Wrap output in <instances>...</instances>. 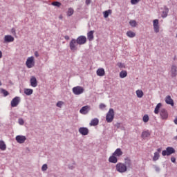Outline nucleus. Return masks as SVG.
Returning <instances> with one entry per match:
<instances>
[{"label": "nucleus", "mask_w": 177, "mask_h": 177, "mask_svg": "<svg viewBox=\"0 0 177 177\" xmlns=\"http://www.w3.org/2000/svg\"><path fill=\"white\" fill-rule=\"evenodd\" d=\"M131 165H132V162L131 161V160L127 159L125 160V164L119 162L115 166L116 171H118V172H120V174H124L127 172V171H128L127 167H130Z\"/></svg>", "instance_id": "f257e3e1"}, {"label": "nucleus", "mask_w": 177, "mask_h": 177, "mask_svg": "<svg viewBox=\"0 0 177 177\" xmlns=\"http://www.w3.org/2000/svg\"><path fill=\"white\" fill-rule=\"evenodd\" d=\"M114 120V109H110L106 115L107 122H113Z\"/></svg>", "instance_id": "f03ea898"}, {"label": "nucleus", "mask_w": 177, "mask_h": 177, "mask_svg": "<svg viewBox=\"0 0 177 177\" xmlns=\"http://www.w3.org/2000/svg\"><path fill=\"white\" fill-rule=\"evenodd\" d=\"M72 91L74 95H82V93L84 92L85 89H84V87L81 86H77L73 87Z\"/></svg>", "instance_id": "7ed1b4c3"}, {"label": "nucleus", "mask_w": 177, "mask_h": 177, "mask_svg": "<svg viewBox=\"0 0 177 177\" xmlns=\"http://www.w3.org/2000/svg\"><path fill=\"white\" fill-rule=\"evenodd\" d=\"M26 67L28 68H32L34 66H35V61H34V57H28L26 62Z\"/></svg>", "instance_id": "20e7f679"}, {"label": "nucleus", "mask_w": 177, "mask_h": 177, "mask_svg": "<svg viewBox=\"0 0 177 177\" xmlns=\"http://www.w3.org/2000/svg\"><path fill=\"white\" fill-rule=\"evenodd\" d=\"M174 153H175V149L168 147L166 148V150L162 151V156H171V154H174Z\"/></svg>", "instance_id": "39448f33"}, {"label": "nucleus", "mask_w": 177, "mask_h": 177, "mask_svg": "<svg viewBox=\"0 0 177 177\" xmlns=\"http://www.w3.org/2000/svg\"><path fill=\"white\" fill-rule=\"evenodd\" d=\"M78 45V43L77 41V39H72L71 41L69 43V48L71 50H77V46Z\"/></svg>", "instance_id": "423d86ee"}, {"label": "nucleus", "mask_w": 177, "mask_h": 177, "mask_svg": "<svg viewBox=\"0 0 177 177\" xmlns=\"http://www.w3.org/2000/svg\"><path fill=\"white\" fill-rule=\"evenodd\" d=\"M76 41H77L78 45H84L86 44V37L80 36L77 38Z\"/></svg>", "instance_id": "0eeeda50"}, {"label": "nucleus", "mask_w": 177, "mask_h": 177, "mask_svg": "<svg viewBox=\"0 0 177 177\" xmlns=\"http://www.w3.org/2000/svg\"><path fill=\"white\" fill-rule=\"evenodd\" d=\"M20 103V97H15L11 101V107H17Z\"/></svg>", "instance_id": "6e6552de"}, {"label": "nucleus", "mask_w": 177, "mask_h": 177, "mask_svg": "<svg viewBox=\"0 0 177 177\" xmlns=\"http://www.w3.org/2000/svg\"><path fill=\"white\" fill-rule=\"evenodd\" d=\"M153 30L155 32H160V25L158 19H155L153 21Z\"/></svg>", "instance_id": "1a4fd4ad"}, {"label": "nucleus", "mask_w": 177, "mask_h": 177, "mask_svg": "<svg viewBox=\"0 0 177 177\" xmlns=\"http://www.w3.org/2000/svg\"><path fill=\"white\" fill-rule=\"evenodd\" d=\"M15 140L17 142V143L23 144L26 140H27V138L24 136H17L15 138Z\"/></svg>", "instance_id": "9d476101"}, {"label": "nucleus", "mask_w": 177, "mask_h": 177, "mask_svg": "<svg viewBox=\"0 0 177 177\" xmlns=\"http://www.w3.org/2000/svg\"><path fill=\"white\" fill-rule=\"evenodd\" d=\"M79 132L81 133V135L86 136L88 133H89V130L86 127H80L79 129Z\"/></svg>", "instance_id": "9b49d317"}, {"label": "nucleus", "mask_w": 177, "mask_h": 177, "mask_svg": "<svg viewBox=\"0 0 177 177\" xmlns=\"http://www.w3.org/2000/svg\"><path fill=\"white\" fill-rule=\"evenodd\" d=\"M160 117L162 120H167L168 118V112L165 109H161Z\"/></svg>", "instance_id": "f8f14e48"}, {"label": "nucleus", "mask_w": 177, "mask_h": 177, "mask_svg": "<svg viewBox=\"0 0 177 177\" xmlns=\"http://www.w3.org/2000/svg\"><path fill=\"white\" fill-rule=\"evenodd\" d=\"M97 75H98V77H104V75H106V71H104V68H98L97 70Z\"/></svg>", "instance_id": "ddd939ff"}, {"label": "nucleus", "mask_w": 177, "mask_h": 177, "mask_svg": "<svg viewBox=\"0 0 177 177\" xmlns=\"http://www.w3.org/2000/svg\"><path fill=\"white\" fill-rule=\"evenodd\" d=\"M15 41V37H13L12 35H8L4 37V42H13Z\"/></svg>", "instance_id": "4468645a"}, {"label": "nucleus", "mask_w": 177, "mask_h": 177, "mask_svg": "<svg viewBox=\"0 0 177 177\" xmlns=\"http://www.w3.org/2000/svg\"><path fill=\"white\" fill-rule=\"evenodd\" d=\"M93 34H95V30H91L87 33V39H88V41H93L95 38Z\"/></svg>", "instance_id": "2eb2a0df"}, {"label": "nucleus", "mask_w": 177, "mask_h": 177, "mask_svg": "<svg viewBox=\"0 0 177 177\" xmlns=\"http://www.w3.org/2000/svg\"><path fill=\"white\" fill-rule=\"evenodd\" d=\"M165 102L167 104H170V106H174V100L170 97V95H167L165 98Z\"/></svg>", "instance_id": "dca6fc26"}, {"label": "nucleus", "mask_w": 177, "mask_h": 177, "mask_svg": "<svg viewBox=\"0 0 177 177\" xmlns=\"http://www.w3.org/2000/svg\"><path fill=\"white\" fill-rule=\"evenodd\" d=\"M90 106H83L80 111V113L81 114H88V112L89 111Z\"/></svg>", "instance_id": "f3484780"}, {"label": "nucleus", "mask_w": 177, "mask_h": 177, "mask_svg": "<svg viewBox=\"0 0 177 177\" xmlns=\"http://www.w3.org/2000/svg\"><path fill=\"white\" fill-rule=\"evenodd\" d=\"M109 162H112L113 164H117L118 159H117V156L115 155H112L109 158Z\"/></svg>", "instance_id": "a211bd4d"}, {"label": "nucleus", "mask_w": 177, "mask_h": 177, "mask_svg": "<svg viewBox=\"0 0 177 177\" xmlns=\"http://www.w3.org/2000/svg\"><path fill=\"white\" fill-rule=\"evenodd\" d=\"M30 85L31 86H32L33 88H35L37 87V78L34 76H32L31 78H30Z\"/></svg>", "instance_id": "6ab92c4d"}, {"label": "nucleus", "mask_w": 177, "mask_h": 177, "mask_svg": "<svg viewBox=\"0 0 177 177\" xmlns=\"http://www.w3.org/2000/svg\"><path fill=\"white\" fill-rule=\"evenodd\" d=\"M113 156H115V157H121V156H122L123 153L122 151H121V149L118 148L114 153H113Z\"/></svg>", "instance_id": "aec40b11"}, {"label": "nucleus", "mask_w": 177, "mask_h": 177, "mask_svg": "<svg viewBox=\"0 0 177 177\" xmlns=\"http://www.w3.org/2000/svg\"><path fill=\"white\" fill-rule=\"evenodd\" d=\"M98 124H99V119L97 118L93 119L90 122L91 127H96V125H98Z\"/></svg>", "instance_id": "412c9836"}, {"label": "nucleus", "mask_w": 177, "mask_h": 177, "mask_svg": "<svg viewBox=\"0 0 177 177\" xmlns=\"http://www.w3.org/2000/svg\"><path fill=\"white\" fill-rule=\"evenodd\" d=\"M126 35H127V37H129V38H134V37H136V33L131 30L127 31Z\"/></svg>", "instance_id": "4be33fe9"}, {"label": "nucleus", "mask_w": 177, "mask_h": 177, "mask_svg": "<svg viewBox=\"0 0 177 177\" xmlns=\"http://www.w3.org/2000/svg\"><path fill=\"white\" fill-rule=\"evenodd\" d=\"M169 12V10L168 8L165 7L164 10L162 12V17L165 18L167 16H168V12Z\"/></svg>", "instance_id": "5701e85b"}, {"label": "nucleus", "mask_w": 177, "mask_h": 177, "mask_svg": "<svg viewBox=\"0 0 177 177\" xmlns=\"http://www.w3.org/2000/svg\"><path fill=\"white\" fill-rule=\"evenodd\" d=\"M0 150H2V151L6 150V144L2 140H0Z\"/></svg>", "instance_id": "b1692460"}, {"label": "nucleus", "mask_w": 177, "mask_h": 177, "mask_svg": "<svg viewBox=\"0 0 177 177\" xmlns=\"http://www.w3.org/2000/svg\"><path fill=\"white\" fill-rule=\"evenodd\" d=\"M171 71L172 76H173V77H175V76L176 75V71H177L176 66L173 65V66H171Z\"/></svg>", "instance_id": "393cba45"}, {"label": "nucleus", "mask_w": 177, "mask_h": 177, "mask_svg": "<svg viewBox=\"0 0 177 177\" xmlns=\"http://www.w3.org/2000/svg\"><path fill=\"white\" fill-rule=\"evenodd\" d=\"M32 92L33 91L31 88H26L24 90L25 95H27L28 96H30V95H32Z\"/></svg>", "instance_id": "a878e982"}, {"label": "nucleus", "mask_w": 177, "mask_h": 177, "mask_svg": "<svg viewBox=\"0 0 177 177\" xmlns=\"http://www.w3.org/2000/svg\"><path fill=\"white\" fill-rule=\"evenodd\" d=\"M127 75H128V72H127V71H122L120 73V78H125V77H127Z\"/></svg>", "instance_id": "bb28decb"}, {"label": "nucleus", "mask_w": 177, "mask_h": 177, "mask_svg": "<svg viewBox=\"0 0 177 177\" xmlns=\"http://www.w3.org/2000/svg\"><path fill=\"white\" fill-rule=\"evenodd\" d=\"M161 106H162L161 103H158L156 105L155 110H154L155 114H158V112L160 111V109L161 108Z\"/></svg>", "instance_id": "cd10ccee"}, {"label": "nucleus", "mask_w": 177, "mask_h": 177, "mask_svg": "<svg viewBox=\"0 0 177 177\" xmlns=\"http://www.w3.org/2000/svg\"><path fill=\"white\" fill-rule=\"evenodd\" d=\"M0 93H2L3 95V96L6 97L9 95V92H8V91L1 88L0 89Z\"/></svg>", "instance_id": "c85d7f7f"}, {"label": "nucleus", "mask_w": 177, "mask_h": 177, "mask_svg": "<svg viewBox=\"0 0 177 177\" xmlns=\"http://www.w3.org/2000/svg\"><path fill=\"white\" fill-rule=\"evenodd\" d=\"M136 95L138 97H143V91L142 90H137Z\"/></svg>", "instance_id": "c756f323"}, {"label": "nucleus", "mask_w": 177, "mask_h": 177, "mask_svg": "<svg viewBox=\"0 0 177 177\" xmlns=\"http://www.w3.org/2000/svg\"><path fill=\"white\" fill-rule=\"evenodd\" d=\"M149 136H150V132L149 131L142 132V138H149Z\"/></svg>", "instance_id": "7c9ffc66"}, {"label": "nucleus", "mask_w": 177, "mask_h": 177, "mask_svg": "<svg viewBox=\"0 0 177 177\" xmlns=\"http://www.w3.org/2000/svg\"><path fill=\"white\" fill-rule=\"evenodd\" d=\"M160 158V153L155 152L153 157V161H157Z\"/></svg>", "instance_id": "2f4dec72"}, {"label": "nucleus", "mask_w": 177, "mask_h": 177, "mask_svg": "<svg viewBox=\"0 0 177 177\" xmlns=\"http://www.w3.org/2000/svg\"><path fill=\"white\" fill-rule=\"evenodd\" d=\"M74 15V9L70 8L67 12V16H73Z\"/></svg>", "instance_id": "473e14b6"}, {"label": "nucleus", "mask_w": 177, "mask_h": 177, "mask_svg": "<svg viewBox=\"0 0 177 177\" xmlns=\"http://www.w3.org/2000/svg\"><path fill=\"white\" fill-rule=\"evenodd\" d=\"M51 5H53V6H57V8H60V6H62V3L59 1H54Z\"/></svg>", "instance_id": "72a5a7b5"}, {"label": "nucleus", "mask_w": 177, "mask_h": 177, "mask_svg": "<svg viewBox=\"0 0 177 177\" xmlns=\"http://www.w3.org/2000/svg\"><path fill=\"white\" fill-rule=\"evenodd\" d=\"M109 13H111V10H106V11H104V12H103V14H104V17L105 19H107V17H109Z\"/></svg>", "instance_id": "f704fd0d"}, {"label": "nucleus", "mask_w": 177, "mask_h": 177, "mask_svg": "<svg viewBox=\"0 0 177 177\" xmlns=\"http://www.w3.org/2000/svg\"><path fill=\"white\" fill-rule=\"evenodd\" d=\"M149 115H145L142 118L143 122H149Z\"/></svg>", "instance_id": "c9c22d12"}, {"label": "nucleus", "mask_w": 177, "mask_h": 177, "mask_svg": "<svg viewBox=\"0 0 177 177\" xmlns=\"http://www.w3.org/2000/svg\"><path fill=\"white\" fill-rule=\"evenodd\" d=\"M129 24H130V26H131V27H135L136 26V21L131 20L129 21Z\"/></svg>", "instance_id": "e433bc0d"}, {"label": "nucleus", "mask_w": 177, "mask_h": 177, "mask_svg": "<svg viewBox=\"0 0 177 177\" xmlns=\"http://www.w3.org/2000/svg\"><path fill=\"white\" fill-rule=\"evenodd\" d=\"M140 0H131V5H136V3H139Z\"/></svg>", "instance_id": "4c0bfd02"}, {"label": "nucleus", "mask_w": 177, "mask_h": 177, "mask_svg": "<svg viewBox=\"0 0 177 177\" xmlns=\"http://www.w3.org/2000/svg\"><path fill=\"white\" fill-rule=\"evenodd\" d=\"M118 66L120 68H125V65H124V64H122V63H118Z\"/></svg>", "instance_id": "58836bf2"}, {"label": "nucleus", "mask_w": 177, "mask_h": 177, "mask_svg": "<svg viewBox=\"0 0 177 177\" xmlns=\"http://www.w3.org/2000/svg\"><path fill=\"white\" fill-rule=\"evenodd\" d=\"M63 104H64V102L59 101L57 103V107H62L63 106Z\"/></svg>", "instance_id": "ea45409f"}, {"label": "nucleus", "mask_w": 177, "mask_h": 177, "mask_svg": "<svg viewBox=\"0 0 177 177\" xmlns=\"http://www.w3.org/2000/svg\"><path fill=\"white\" fill-rule=\"evenodd\" d=\"M46 169H48V165H46V164L43 165V166L41 167V170L46 171Z\"/></svg>", "instance_id": "a19ab883"}, {"label": "nucleus", "mask_w": 177, "mask_h": 177, "mask_svg": "<svg viewBox=\"0 0 177 177\" xmlns=\"http://www.w3.org/2000/svg\"><path fill=\"white\" fill-rule=\"evenodd\" d=\"M11 33L12 34V35H14L15 37H16V29L15 28H12L11 29Z\"/></svg>", "instance_id": "79ce46f5"}, {"label": "nucleus", "mask_w": 177, "mask_h": 177, "mask_svg": "<svg viewBox=\"0 0 177 177\" xmlns=\"http://www.w3.org/2000/svg\"><path fill=\"white\" fill-rule=\"evenodd\" d=\"M18 122L19 125H24V120L23 119H19Z\"/></svg>", "instance_id": "37998d69"}, {"label": "nucleus", "mask_w": 177, "mask_h": 177, "mask_svg": "<svg viewBox=\"0 0 177 177\" xmlns=\"http://www.w3.org/2000/svg\"><path fill=\"white\" fill-rule=\"evenodd\" d=\"M100 109L101 110H103L104 109H106V104H100Z\"/></svg>", "instance_id": "c03bdc74"}, {"label": "nucleus", "mask_w": 177, "mask_h": 177, "mask_svg": "<svg viewBox=\"0 0 177 177\" xmlns=\"http://www.w3.org/2000/svg\"><path fill=\"white\" fill-rule=\"evenodd\" d=\"M171 162H176V158H175V157H171Z\"/></svg>", "instance_id": "a18cd8bd"}, {"label": "nucleus", "mask_w": 177, "mask_h": 177, "mask_svg": "<svg viewBox=\"0 0 177 177\" xmlns=\"http://www.w3.org/2000/svg\"><path fill=\"white\" fill-rule=\"evenodd\" d=\"M86 5H91V0H86Z\"/></svg>", "instance_id": "49530a36"}, {"label": "nucleus", "mask_w": 177, "mask_h": 177, "mask_svg": "<svg viewBox=\"0 0 177 177\" xmlns=\"http://www.w3.org/2000/svg\"><path fill=\"white\" fill-rule=\"evenodd\" d=\"M35 56L36 57H38L39 56V54L38 53V51H35Z\"/></svg>", "instance_id": "de8ad7c7"}, {"label": "nucleus", "mask_w": 177, "mask_h": 177, "mask_svg": "<svg viewBox=\"0 0 177 177\" xmlns=\"http://www.w3.org/2000/svg\"><path fill=\"white\" fill-rule=\"evenodd\" d=\"M161 148H158V149H157V152H156V153H158V154H160V153H161Z\"/></svg>", "instance_id": "09e8293b"}, {"label": "nucleus", "mask_w": 177, "mask_h": 177, "mask_svg": "<svg viewBox=\"0 0 177 177\" xmlns=\"http://www.w3.org/2000/svg\"><path fill=\"white\" fill-rule=\"evenodd\" d=\"M64 38H65V39H66V41H68V39H70V37H68L67 35L65 36Z\"/></svg>", "instance_id": "8fccbe9b"}, {"label": "nucleus", "mask_w": 177, "mask_h": 177, "mask_svg": "<svg viewBox=\"0 0 177 177\" xmlns=\"http://www.w3.org/2000/svg\"><path fill=\"white\" fill-rule=\"evenodd\" d=\"M174 124H176V125H177V117L174 119Z\"/></svg>", "instance_id": "3c124183"}, {"label": "nucleus", "mask_w": 177, "mask_h": 177, "mask_svg": "<svg viewBox=\"0 0 177 177\" xmlns=\"http://www.w3.org/2000/svg\"><path fill=\"white\" fill-rule=\"evenodd\" d=\"M0 59H2V51L0 50Z\"/></svg>", "instance_id": "603ef678"}, {"label": "nucleus", "mask_w": 177, "mask_h": 177, "mask_svg": "<svg viewBox=\"0 0 177 177\" xmlns=\"http://www.w3.org/2000/svg\"><path fill=\"white\" fill-rule=\"evenodd\" d=\"M117 127H118H118H120V123L117 124Z\"/></svg>", "instance_id": "864d4df0"}, {"label": "nucleus", "mask_w": 177, "mask_h": 177, "mask_svg": "<svg viewBox=\"0 0 177 177\" xmlns=\"http://www.w3.org/2000/svg\"><path fill=\"white\" fill-rule=\"evenodd\" d=\"M1 85V82H0V86Z\"/></svg>", "instance_id": "5fc2aeb1"}]
</instances>
